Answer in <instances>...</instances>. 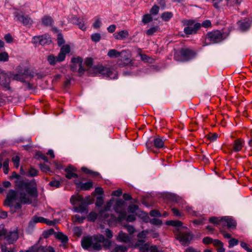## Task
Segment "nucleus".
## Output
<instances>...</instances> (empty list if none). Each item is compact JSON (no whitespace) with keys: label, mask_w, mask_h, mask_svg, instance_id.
Wrapping results in <instances>:
<instances>
[{"label":"nucleus","mask_w":252,"mask_h":252,"mask_svg":"<svg viewBox=\"0 0 252 252\" xmlns=\"http://www.w3.org/2000/svg\"><path fill=\"white\" fill-rule=\"evenodd\" d=\"M14 15L15 17L16 18L17 20L21 22L25 26H31L33 23L32 20L28 15H20L18 12H15Z\"/></svg>","instance_id":"obj_19"},{"label":"nucleus","mask_w":252,"mask_h":252,"mask_svg":"<svg viewBox=\"0 0 252 252\" xmlns=\"http://www.w3.org/2000/svg\"><path fill=\"white\" fill-rule=\"evenodd\" d=\"M12 162L14 163V166L16 167H18L19 166L20 158L18 156H15L12 158Z\"/></svg>","instance_id":"obj_55"},{"label":"nucleus","mask_w":252,"mask_h":252,"mask_svg":"<svg viewBox=\"0 0 252 252\" xmlns=\"http://www.w3.org/2000/svg\"><path fill=\"white\" fill-rule=\"evenodd\" d=\"M237 23L241 31H246L250 29L252 21L249 18H246L239 21Z\"/></svg>","instance_id":"obj_23"},{"label":"nucleus","mask_w":252,"mask_h":252,"mask_svg":"<svg viewBox=\"0 0 252 252\" xmlns=\"http://www.w3.org/2000/svg\"><path fill=\"white\" fill-rule=\"evenodd\" d=\"M150 222L152 224L157 225H160L162 224V221L160 220H159L158 219H156V218L152 219L150 220Z\"/></svg>","instance_id":"obj_57"},{"label":"nucleus","mask_w":252,"mask_h":252,"mask_svg":"<svg viewBox=\"0 0 252 252\" xmlns=\"http://www.w3.org/2000/svg\"><path fill=\"white\" fill-rule=\"evenodd\" d=\"M58 44L59 46H61L65 42V41L63 38V36L62 34L60 33L58 35L57 37Z\"/></svg>","instance_id":"obj_50"},{"label":"nucleus","mask_w":252,"mask_h":252,"mask_svg":"<svg viewBox=\"0 0 252 252\" xmlns=\"http://www.w3.org/2000/svg\"><path fill=\"white\" fill-rule=\"evenodd\" d=\"M153 19L151 14H145L142 18V22L146 24L152 21Z\"/></svg>","instance_id":"obj_41"},{"label":"nucleus","mask_w":252,"mask_h":252,"mask_svg":"<svg viewBox=\"0 0 252 252\" xmlns=\"http://www.w3.org/2000/svg\"><path fill=\"white\" fill-rule=\"evenodd\" d=\"M138 209V206L136 205L131 204L127 208V211L129 213H134Z\"/></svg>","instance_id":"obj_44"},{"label":"nucleus","mask_w":252,"mask_h":252,"mask_svg":"<svg viewBox=\"0 0 252 252\" xmlns=\"http://www.w3.org/2000/svg\"><path fill=\"white\" fill-rule=\"evenodd\" d=\"M81 170L83 172L88 174L93 175V176H96V175H97V173L96 172H94L85 167H82Z\"/></svg>","instance_id":"obj_49"},{"label":"nucleus","mask_w":252,"mask_h":252,"mask_svg":"<svg viewBox=\"0 0 252 252\" xmlns=\"http://www.w3.org/2000/svg\"><path fill=\"white\" fill-rule=\"evenodd\" d=\"M70 22L74 24L77 25L81 30L83 31L86 30V27L83 18L80 19L76 16H72Z\"/></svg>","instance_id":"obj_25"},{"label":"nucleus","mask_w":252,"mask_h":252,"mask_svg":"<svg viewBox=\"0 0 252 252\" xmlns=\"http://www.w3.org/2000/svg\"><path fill=\"white\" fill-rule=\"evenodd\" d=\"M29 174L32 177L37 176L38 174V171L33 168H31L29 171Z\"/></svg>","instance_id":"obj_58"},{"label":"nucleus","mask_w":252,"mask_h":252,"mask_svg":"<svg viewBox=\"0 0 252 252\" xmlns=\"http://www.w3.org/2000/svg\"><path fill=\"white\" fill-rule=\"evenodd\" d=\"M195 56V53L189 49H182L180 54L176 53L174 55L175 60L180 62H186L193 59Z\"/></svg>","instance_id":"obj_9"},{"label":"nucleus","mask_w":252,"mask_h":252,"mask_svg":"<svg viewBox=\"0 0 252 252\" xmlns=\"http://www.w3.org/2000/svg\"><path fill=\"white\" fill-rule=\"evenodd\" d=\"M159 7L157 5H154L150 10L151 14L157 15L158 13Z\"/></svg>","instance_id":"obj_47"},{"label":"nucleus","mask_w":252,"mask_h":252,"mask_svg":"<svg viewBox=\"0 0 252 252\" xmlns=\"http://www.w3.org/2000/svg\"><path fill=\"white\" fill-rule=\"evenodd\" d=\"M124 52V51L119 52L116 49H111L108 51L107 53V56L110 58H118L120 57L121 58V60L123 63H119V64L122 66H124L129 62V59L128 58L125 59L123 58L122 55Z\"/></svg>","instance_id":"obj_13"},{"label":"nucleus","mask_w":252,"mask_h":252,"mask_svg":"<svg viewBox=\"0 0 252 252\" xmlns=\"http://www.w3.org/2000/svg\"><path fill=\"white\" fill-rule=\"evenodd\" d=\"M87 206L88 204L84 201L79 203L78 206H74L73 209L76 212L83 213L87 212Z\"/></svg>","instance_id":"obj_27"},{"label":"nucleus","mask_w":252,"mask_h":252,"mask_svg":"<svg viewBox=\"0 0 252 252\" xmlns=\"http://www.w3.org/2000/svg\"><path fill=\"white\" fill-rule=\"evenodd\" d=\"M50 42V38L46 34L34 36L32 38V43L35 45H44L49 44Z\"/></svg>","instance_id":"obj_16"},{"label":"nucleus","mask_w":252,"mask_h":252,"mask_svg":"<svg viewBox=\"0 0 252 252\" xmlns=\"http://www.w3.org/2000/svg\"><path fill=\"white\" fill-rule=\"evenodd\" d=\"M114 200L111 199L108 201L103 208L100 211V218L103 221L104 223L111 225L117 222V217L113 214H109L108 211L110 209Z\"/></svg>","instance_id":"obj_4"},{"label":"nucleus","mask_w":252,"mask_h":252,"mask_svg":"<svg viewBox=\"0 0 252 252\" xmlns=\"http://www.w3.org/2000/svg\"><path fill=\"white\" fill-rule=\"evenodd\" d=\"M173 16V14L171 12H164L161 15V18L163 21H169Z\"/></svg>","instance_id":"obj_34"},{"label":"nucleus","mask_w":252,"mask_h":252,"mask_svg":"<svg viewBox=\"0 0 252 252\" xmlns=\"http://www.w3.org/2000/svg\"><path fill=\"white\" fill-rule=\"evenodd\" d=\"M56 238L60 240L62 243V246H63L64 248H66V244L68 242V238L67 237L63 234L62 232H58L55 234ZM61 246V245H60Z\"/></svg>","instance_id":"obj_28"},{"label":"nucleus","mask_w":252,"mask_h":252,"mask_svg":"<svg viewBox=\"0 0 252 252\" xmlns=\"http://www.w3.org/2000/svg\"><path fill=\"white\" fill-rule=\"evenodd\" d=\"M209 221L211 223L216 224L217 226H219L221 225V219H219L218 218L216 217H212L210 218Z\"/></svg>","instance_id":"obj_38"},{"label":"nucleus","mask_w":252,"mask_h":252,"mask_svg":"<svg viewBox=\"0 0 252 252\" xmlns=\"http://www.w3.org/2000/svg\"><path fill=\"white\" fill-rule=\"evenodd\" d=\"M203 27L205 28H208L212 27L211 22L209 20H206L201 24V27Z\"/></svg>","instance_id":"obj_51"},{"label":"nucleus","mask_w":252,"mask_h":252,"mask_svg":"<svg viewBox=\"0 0 252 252\" xmlns=\"http://www.w3.org/2000/svg\"><path fill=\"white\" fill-rule=\"evenodd\" d=\"M245 141L242 138L235 140L232 144L231 152L237 153L241 151L245 146Z\"/></svg>","instance_id":"obj_20"},{"label":"nucleus","mask_w":252,"mask_h":252,"mask_svg":"<svg viewBox=\"0 0 252 252\" xmlns=\"http://www.w3.org/2000/svg\"><path fill=\"white\" fill-rule=\"evenodd\" d=\"M150 215L152 217H160L161 216V214L158 210H153L150 212Z\"/></svg>","instance_id":"obj_59"},{"label":"nucleus","mask_w":252,"mask_h":252,"mask_svg":"<svg viewBox=\"0 0 252 252\" xmlns=\"http://www.w3.org/2000/svg\"><path fill=\"white\" fill-rule=\"evenodd\" d=\"M64 171L66 172L65 177L68 179L78 177L77 174L75 173L76 171L75 168L71 165L68 166L65 168Z\"/></svg>","instance_id":"obj_24"},{"label":"nucleus","mask_w":252,"mask_h":252,"mask_svg":"<svg viewBox=\"0 0 252 252\" xmlns=\"http://www.w3.org/2000/svg\"><path fill=\"white\" fill-rule=\"evenodd\" d=\"M20 202L24 204H31L33 198L38 196L37 184L35 180L30 181L21 180L16 182Z\"/></svg>","instance_id":"obj_1"},{"label":"nucleus","mask_w":252,"mask_h":252,"mask_svg":"<svg viewBox=\"0 0 252 252\" xmlns=\"http://www.w3.org/2000/svg\"><path fill=\"white\" fill-rule=\"evenodd\" d=\"M54 23V20L51 16H44L42 18V23L44 26H51Z\"/></svg>","instance_id":"obj_32"},{"label":"nucleus","mask_w":252,"mask_h":252,"mask_svg":"<svg viewBox=\"0 0 252 252\" xmlns=\"http://www.w3.org/2000/svg\"><path fill=\"white\" fill-rule=\"evenodd\" d=\"M166 224L178 228L182 226L183 223L180 220H169L166 222Z\"/></svg>","instance_id":"obj_36"},{"label":"nucleus","mask_w":252,"mask_h":252,"mask_svg":"<svg viewBox=\"0 0 252 252\" xmlns=\"http://www.w3.org/2000/svg\"><path fill=\"white\" fill-rule=\"evenodd\" d=\"M158 26L152 27L146 31V34L148 35H152L154 33L158 31Z\"/></svg>","instance_id":"obj_46"},{"label":"nucleus","mask_w":252,"mask_h":252,"mask_svg":"<svg viewBox=\"0 0 252 252\" xmlns=\"http://www.w3.org/2000/svg\"><path fill=\"white\" fill-rule=\"evenodd\" d=\"M11 78V75L9 76L7 73L4 72L0 73V85L5 90H10L11 89L9 85Z\"/></svg>","instance_id":"obj_17"},{"label":"nucleus","mask_w":252,"mask_h":252,"mask_svg":"<svg viewBox=\"0 0 252 252\" xmlns=\"http://www.w3.org/2000/svg\"><path fill=\"white\" fill-rule=\"evenodd\" d=\"M114 200L111 199L108 201L103 208L100 211V218L103 221L104 223L111 225L117 222V217L113 214H109L108 211L110 209Z\"/></svg>","instance_id":"obj_3"},{"label":"nucleus","mask_w":252,"mask_h":252,"mask_svg":"<svg viewBox=\"0 0 252 252\" xmlns=\"http://www.w3.org/2000/svg\"><path fill=\"white\" fill-rule=\"evenodd\" d=\"M83 61V59L80 57H73L71 60V70L73 72H77L80 76H81L85 71L82 66Z\"/></svg>","instance_id":"obj_12"},{"label":"nucleus","mask_w":252,"mask_h":252,"mask_svg":"<svg viewBox=\"0 0 252 252\" xmlns=\"http://www.w3.org/2000/svg\"><path fill=\"white\" fill-rule=\"evenodd\" d=\"M140 252H146L149 250V246L147 243H144L139 249Z\"/></svg>","instance_id":"obj_53"},{"label":"nucleus","mask_w":252,"mask_h":252,"mask_svg":"<svg viewBox=\"0 0 252 252\" xmlns=\"http://www.w3.org/2000/svg\"><path fill=\"white\" fill-rule=\"evenodd\" d=\"M33 249L36 251V252H47L48 251V247L40 246L39 244L33 245Z\"/></svg>","instance_id":"obj_35"},{"label":"nucleus","mask_w":252,"mask_h":252,"mask_svg":"<svg viewBox=\"0 0 252 252\" xmlns=\"http://www.w3.org/2000/svg\"><path fill=\"white\" fill-rule=\"evenodd\" d=\"M127 248L124 246L115 244L112 247L110 252H126Z\"/></svg>","instance_id":"obj_31"},{"label":"nucleus","mask_w":252,"mask_h":252,"mask_svg":"<svg viewBox=\"0 0 252 252\" xmlns=\"http://www.w3.org/2000/svg\"><path fill=\"white\" fill-rule=\"evenodd\" d=\"M145 240H141L138 239L137 242L133 245V248H138L139 249L142 245H143L145 243Z\"/></svg>","instance_id":"obj_54"},{"label":"nucleus","mask_w":252,"mask_h":252,"mask_svg":"<svg viewBox=\"0 0 252 252\" xmlns=\"http://www.w3.org/2000/svg\"><path fill=\"white\" fill-rule=\"evenodd\" d=\"M92 40L95 42H98L101 39V35L98 33H95L91 35Z\"/></svg>","instance_id":"obj_45"},{"label":"nucleus","mask_w":252,"mask_h":252,"mask_svg":"<svg viewBox=\"0 0 252 252\" xmlns=\"http://www.w3.org/2000/svg\"><path fill=\"white\" fill-rule=\"evenodd\" d=\"M117 240L119 242L127 243L130 241V238L126 233L121 231L117 236Z\"/></svg>","instance_id":"obj_29"},{"label":"nucleus","mask_w":252,"mask_h":252,"mask_svg":"<svg viewBox=\"0 0 252 252\" xmlns=\"http://www.w3.org/2000/svg\"><path fill=\"white\" fill-rule=\"evenodd\" d=\"M221 225H226L228 228L233 229L236 226L235 220L229 217H224L221 218Z\"/></svg>","instance_id":"obj_21"},{"label":"nucleus","mask_w":252,"mask_h":252,"mask_svg":"<svg viewBox=\"0 0 252 252\" xmlns=\"http://www.w3.org/2000/svg\"><path fill=\"white\" fill-rule=\"evenodd\" d=\"M177 238L182 245H187L191 239V236L188 233H180L177 235Z\"/></svg>","instance_id":"obj_22"},{"label":"nucleus","mask_w":252,"mask_h":252,"mask_svg":"<svg viewBox=\"0 0 252 252\" xmlns=\"http://www.w3.org/2000/svg\"><path fill=\"white\" fill-rule=\"evenodd\" d=\"M101 25V22L99 18H97L93 24V27L95 29H98Z\"/></svg>","instance_id":"obj_62"},{"label":"nucleus","mask_w":252,"mask_h":252,"mask_svg":"<svg viewBox=\"0 0 252 252\" xmlns=\"http://www.w3.org/2000/svg\"><path fill=\"white\" fill-rule=\"evenodd\" d=\"M9 56L7 52H3L0 53V62H7L8 61Z\"/></svg>","instance_id":"obj_42"},{"label":"nucleus","mask_w":252,"mask_h":252,"mask_svg":"<svg viewBox=\"0 0 252 252\" xmlns=\"http://www.w3.org/2000/svg\"><path fill=\"white\" fill-rule=\"evenodd\" d=\"M128 32L126 30L121 31L114 34V37L118 40H123L128 36Z\"/></svg>","instance_id":"obj_30"},{"label":"nucleus","mask_w":252,"mask_h":252,"mask_svg":"<svg viewBox=\"0 0 252 252\" xmlns=\"http://www.w3.org/2000/svg\"><path fill=\"white\" fill-rule=\"evenodd\" d=\"M2 235H5V238L9 244L14 243L19 237L17 229L9 231L6 234L5 230L3 229L1 231H0V236Z\"/></svg>","instance_id":"obj_15"},{"label":"nucleus","mask_w":252,"mask_h":252,"mask_svg":"<svg viewBox=\"0 0 252 252\" xmlns=\"http://www.w3.org/2000/svg\"><path fill=\"white\" fill-rule=\"evenodd\" d=\"M165 141L166 139L163 137H161L158 136L155 137L153 140L151 141L150 140H149L146 142V147L148 149L155 153V151H154L155 148L159 149L164 148L165 147L164 145Z\"/></svg>","instance_id":"obj_8"},{"label":"nucleus","mask_w":252,"mask_h":252,"mask_svg":"<svg viewBox=\"0 0 252 252\" xmlns=\"http://www.w3.org/2000/svg\"><path fill=\"white\" fill-rule=\"evenodd\" d=\"M239 241L237 239L232 238L229 241V247L232 248L238 244Z\"/></svg>","instance_id":"obj_52"},{"label":"nucleus","mask_w":252,"mask_h":252,"mask_svg":"<svg viewBox=\"0 0 252 252\" xmlns=\"http://www.w3.org/2000/svg\"><path fill=\"white\" fill-rule=\"evenodd\" d=\"M49 185L51 187H55L57 188H59L61 186V183L59 181H53L49 183Z\"/></svg>","instance_id":"obj_60"},{"label":"nucleus","mask_w":252,"mask_h":252,"mask_svg":"<svg viewBox=\"0 0 252 252\" xmlns=\"http://www.w3.org/2000/svg\"><path fill=\"white\" fill-rule=\"evenodd\" d=\"M55 233L54 230L53 228H51L49 230L44 231L43 233V236L44 238H48L50 236L53 235Z\"/></svg>","instance_id":"obj_48"},{"label":"nucleus","mask_w":252,"mask_h":252,"mask_svg":"<svg viewBox=\"0 0 252 252\" xmlns=\"http://www.w3.org/2000/svg\"><path fill=\"white\" fill-rule=\"evenodd\" d=\"M138 54H139V55L141 57V60H142V61H143L144 62H149V60L150 59V57H149L147 56L146 54H142L140 51L139 52Z\"/></svg>","instance_id":"obj_61"},{"label":"nucleus","mask_w":252,"mask_h":252,"mask_svg":"<svg viewBox=\"0 0 252 252\" xmlns=\"http://www.w3.org/2000/svg\"><path fill=\"white\" fill-rule=\"evenodd\" d=\"M85 219V217L80 216L79 215H75L72 217V220L74 222L81 223Z\"/></svg>","instance_id":"obj_39"},{"label":"nucleus","mask_w":252,"mask_h":252,"mask_svg":"<svg viewBox=\"0 0 252 252\" xmlns=\"http://www.w3.org/2000/svg\"><path fill=\"white\" fill-rule=\"evenodd\" d=\"M70 52V48L69 45L66 44L63 45L61 49L58 56H55L53 54H50L47 56V60L51 65H55L57 63H61L63 61L66 54Z\"/></svg>","instance_id":"obj_5"},{"label":"nucleus","mask_w":252,"mask_h":252,"mask_svg":"<svg viewBox=\"0 0 252 252\" xmlns=\"http://www.w3.org/2000/svg\"><path fill=\"white\" fill-rule=\"evenodd\" d=\"M46 221V219L42 217H37V216H34L31 221H30V223H32V222L34 223H37V222H41V223H44Z\"/></svg>","instance_id":"obj_37"},{"label":"nucleus","mask_w":252,"mask_h":252,"mask_svg":"<svg viewBox=\"0 0 252 252\" xmlns=\"http://www.w3.org/2000/svg\"><path fill=\"white\" fill-rule=\"evenodd\" d=\"M17 192L16 191L10 189L7 195V197L4 201V205L10 207L11 211L15 212L16 210L21 208V205L19 202H16Z\"/></svg>","instance_id":"obj_7"},{"label":"nucleus","mask_w":252,"mask_h":252,"mask_svg":"<svg viewBox=\"0 0 252 252\" xmlns=\"http://www.w3.org/2000/svg\"><path fill=\"white\" fill-rule=\"evenodd\" d=\"M1 251L2 252H15L12 248H9L6 246H2L1 247Z\"/></svg>","instance_id":"obj_64"},{"label":"nucleus","mask_w":252,"mask_h":252,"mask_svg":"<svg viewBox=\"0 0 252 252\" xmlns=\"http://www.w3.org/2000/svg\"><path fill=\"white\" fill-rule=\"evenodd\" d=\"M182 23L185 27L184 32L187 35L196 34L201 28V24L195 22L194 20H185L183 21Z\"/></svg>","instance_id":"obj_6"},{"label":"nucleus","mask_w":252,"mask_h":252,"mask_svg":"<svg viewBox=\"0 0 252 252\" xmlns=\"http://www.w3.org/2000/svg\"><path fill=\"white\" fill-rule=\"evenodd\" d=\"M75 185L78 188H79L82 190H90L93 186V182L92 181H88L84 183H82L80 182L76 181L75 182Z\"/></svg>","instance_id":"obj_26"},{"label":"nucleus","mask_w":252,"mask_h":252,"mask_svg":"<svg viewBox=\"0 0 252 252\" xmlns=\"http://www.w3.org/2000/svg\"><path fill=\"white\" fill-rule=\"evenodd\" d=\"M84 201L83 197L81 195L72 196L70 198V202L73 205H77Z\"/></svg>","instance_id":"obj_33"},{"label":"nucleus","mask_w":252,"mask_h":252,"mask_svg":"<svg viewBox=\"0 0 252 252\" xmlns=\"http://www.w3.org/2000/svg\"><path fill=\"white\" fill-rule=\"evenodd\" d=\"M206 38L213 43L220 42L223 39L222 32L219 30L208 33L206 35Z\"/></svg>","instance_id":"obj_14"},{"label":"nucleus","mask_w":252,"mask_h":252,"mask_svg":"<svg viewBox=\"0 0 252 252\" xmlns=\"http://www.w3.org/2000/svg\"><path fill=\"white\" fill-rule=\"evenodd\" d=\"M149 233V231L147 230H144L142 231L141 232H139L137 235V237L138 239H141V240H145V239L146 238L147 235Z\"/></svg>","instance_id":"obj_40"},{"label":"nucleus","mask_w":252,"mask_h":252,"mask_svg":"<svg viewBox=\"0 0 252 252\" xmlns=\"http://www.w3.org/2000/svg\"><path fill=\"white\" fill-rule=\"evenodd\" d=\"M126 203L122 199H118L116 200L113 209L115 212L119 214L117 219V222L121 221L123 220L126 219V212L124 209Z\"/></svg>","instance_id":"obj_11"},{"label":"nucleus","mask_w":252,"mask_h":252,"mask_svg":"<svg viewBox=\"0 0 252 252\" xmlns=\"http://www.w3.org/2000/svg\"><path fill=\"white\" fill-rule=\"evenodd\" d=\"M4 38L6 42L8 43H12L13 40V38L10 33L6 34L4 35Z\"/></svg>","instance_id":"obj_56"},{"label":"nucleus","mask_w":252,"mask_h":252,"mask_svg":"<svg viewBox=\"0 0 252 252\" xmlns=\"http://www.w3.org/2000/svg\"><path fill=\"white\" fill-rule=\"evenodd\" d=\"M18 73L11 74V77L13 80L24 82L25 81L27 76L28 75L29 71L27 69L24 71H20L19 67L17 68Z\"/></svg>","instance_id":"obj_18"},{"label":"nucleus","mask_w":252,"mask_h":252,"mask_svg":"<svg viewBox=\"0 0 252 252\" xmlns=\"http://www.w3.org/2000/svg\"><path fill=\"white\" fill-rule=\"evenodd\" d=\"M94 68L98 73L110 79H114L118 77L117 71L111 68L98 64L95 66Z\"/></svg>","instance_id":"obj_10"},{"label":"nucleus","mask_w":252,"mask_h":252,"mask_svg":"<svg viewBox=\"0 0 252 252\" xmlns=\"http://www.w3.org/2000/svg\"><path fill=\"white\" fill-rule=\"evenodd\" d=\"M212 243L214 245V246L217 247L218 248L220 246H223L222 243L218 239H213V242H212Z\"/></svg>","instance_id":"obj_63"},{"label":"nucleus","mask_w":252,"mask_h":252,"mask_svg":"<svg viewBox=\"0 0 252 252\" xmlns=\"http://www.w3.org/2000/svg\"><path fill=\"white\" fill-rule=\"evenodd\" d=\"M97 215L96 213L91 212L87 216V219L89 221H94L97 219Z\"/></svg>","instance_id":"obj_43"},{"label":"nucleus","mask_w":252,"mask_h":252,"mask_svg":"<svg viewBox=\"0 0 252 252\" xmlns=\"http://www.w3.org/2000/svg\"><path fill=\"white\" fill-rule=\"evenodd\" d=\"M81 246L84 250L99 251L102 249L101 243L105 249L111 250L113 247L112 242L105 238L102 234L83 237L81 239Z\"/></svg>","instance_id":"obj_2"}]
</instances>
